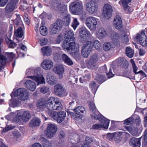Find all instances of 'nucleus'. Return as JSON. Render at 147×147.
<instances>
[{
	"mask_svg": "<svg viewBox=\"0 0 147 147\" xmlns=\"http://www.w3.org/2000/svg\"><path fill=\"white\" fill-rule=\"evenodd\" d=\"M31 118V115L29 112L28 111L24 112L22 117V120L25 122L28 121Z\"/></svg>",
	"mask_w": 147,
	"mask_h": 147,
	"instance_id": "nucleus-37",
	"label": "nucleus"
},
{
	"mask_svg": "<svg viewBox=\"0 0 147 147\" xmlns=\"http://www.w3.org/2000/svg\"><path fill=\"white\" fill-rule=\"evenodd\" d=\"M58 8V9H57V10L62 15H67V7L66 5L61 4V5H60L59 7Z\"/></svg>",
	"mask_w": 147,
	"mask_h": 147,
	"instance_id": "nucleus-31",
	"label": "nucleus"
},
{
	"mask_svg": "<svg viewBox=\"0 0 147 147\" xmlns=\"http://www.w3.org/2000/svg\"><path fill=\"white\" fill-rule=\"evenodd\" d=\"M5 41L9 47L10 48H13L17 46L16 44L10 39L7 36L5 38Z\"/></svg>",
	"mask_w": 147,
	"mask_h": 147,
	"instance_id": "nucleus-41",
	"label": "nucleus"
},
{
	"mask_svg": "<svg viewBox=\"0 0 147 147\" xmlns=\"http://www.w3.org/2000/svg\"><path fill=\"white\" fill-rule=\"evenodd\" d=\"M62 60L65 63L69 65H71L73 64V62L71 59L65 54H63L62 55Z\"/></svg>",
	"mask_w": 147,
	"mask_h": 147,
	"instance_id": "nucleus-32",
	"label": "nucleus"
},
{
	"mask_svg": "<svg viewBox=\"0 0 147 147\" xmlns=\"http://www.w3.org/2000/svg\"><path fill=\"white\" fill-rule=\"evenodd\" d=\"M85 143L84 145H86L87 146L92 147L91 144L93 142V139L90 136H86L85 138Z\"/></svg>",
	"mask_w": 147,
	"mask_h": 147,
	"instance_id": "nucleus-45",
	"label": "nucleus"
},
{
	"mask_svg": "<svg viewBox=\"0 0 147 147\" xmlns=\"http://www.w3.org/2000/svg\"><path fill=\"white\" fill-rule=\"evenodd\" d=\"M92 49V42L87 41L84 44L82 48L81 53L84 57H87Z\"/></svg>",
	"mask_w": 147,
	"mask_h": 147,
	"instance_id": "nucleus-6",
	"label": "nucleus"
},
{
	"mask_svg": "<svg viewBox=\"0 0 147 147\" xmlns=\"http://www.w3.org/2000/svg\"><path fill=\"white\" fill-rule=\"evenodd\" d=\"M47 42V39H42L41 40L40 44L41 45L43 46L46 45Z\"/></svg>",
	"mask_w": 147,
	"mask_h": 147,
	"instance_id": "nucleus-61",
	"label": "nucleus"
},
{
	"mask_svg": "<svg viewBox=\"0 0 147 147\" xmlns=\"http://www.w3.org/2000/svg\"><path fill=\"white\" fill-rule=\"evenodd\" d=\"M113 47L111 43L109 42H106L104 43L103 45V49L105 51H109Z\"/></svg>",
	"mask_w": 147,
	"mask_h": 147,
	"instance_id": "nucleus-44",
	"label": "nucleus"
},
{
	"mask_svg": "<svg viewBox=\"0 0 147 147\" xmlns=\"http://www.w3.org/2000/svg\"><path fill=\"white\" fill-rule=\"evenodd\" d=\"M94 76V79L98 82L100 84H101L106 80V77L101 74H95Z\"/></svg>",
	"mask_w": 147,
	"mask_h": 147,
	"instance_id": "nucleus-29",
	"label": "nucleus"
},
{
	"mask_svg": "<svg viewBox=\"0 0 147 147\" xmlns=\"http://www.w3.org/2000/svg\"><path fill=\"white\" fill-rule=\"evenodd\" d=\"M40 34L43 36H45L47 34V30L45 26H42L40 28Z\"/></svg>",
	"mask_w": 147,
	"mask_h": 147,
	"instance_id": "nucleus-50",
	"label": "nucleus"
},
{
	"mask_svg": "<svg viewBox=\"0 0 147 147\" xmlns=\"http://www.w3.org/2000/svg\"><path fill=\"white\" fill-rule=\"evenodd\" d=\"M113 9L112 7L109 4L105 5L103 8L102 14L105 18L109 20L112 16Z\"/></svg>",
	"mask_w": 147,
	"mask_h": 147,
	"instance_id": "nucleus-10",
	"label": "nucleus"
},
{
	"mask_svg": "<svg viewBox=\"0 0 147 147\" xmlns=\"http://www.w3.org/2000/svg\"><path fill=\"white\" fill-rule=\"evenodd\" d=\"M130 62L132 66V68L133 72L134 73H135V74H144L141 70L139 71L138 72H137L138 70V67L136 65L134 60L132 59H131L130 60Z\"/></svg>",
	"mask_w": 147,
	"mask_h": 147,
	"instance_id": "nucleus-40",
	"label": "nucleus"
},
{
	"mask_svg": "<svg viewBox=\"0 0 147 147\" xmlns=\"http://www.w3.org/2000/svg\"><path fill=\"white\" fill-rule=\"evenodd\" d=\"M27 78H30L35 81L38 85L40 84H45V79L42 75L37 74L36 76H28Z\"/></svg>",
	"mask_w": 147,
	"mask_h": 147,
	"instance_id": "nucleus-16",
	"label": "nucleus"
},
{
	"mask_svg": "<svg viewBox=\"0 0 147 147\" xmlns=\"http://www.w3.org/2000/svg\"><path fill=\"white\" fill-rule=\"evenodd\" d=\"M141 137L136 138L133 137L130 141L129 144L134 147H140L141 144L140 140Z\"/></svg>",
	"mask_w": 147,
	"mask_h": 147,
	"instance_id": "nucleus-23",
	"label": "nucleus"
},
{
	"mask_svg": "<svg viewBox=\"0 0 147 147\" xmlns=\"http://www.w3.org/2000/svg\"><path fill=\"white\" fill-rule=\"evenodd\" d=\"M25 84L26 87L29 90L33 91L36 89V86L34 82L28 80L26 81Z\"/></svg>",
	"mask_w": 147,
	"mask_h": 147,
	"instance_id": "nucleus-27",
	"label": "nucleus"
},
{
	"mask_svg": "<svg viewBox=\"0 0 147 147\" xmlns=\"http://www.w3.org/2000/svg\"><path fill=\"white\" fill-rule=\"evenodd\" d=\"M84 76H83L84 80V81L88 80L90 79V76L89 74H84Z\"/></svg>",
	"mask_w": 147,
	"mask_h": 147,
	"instance_id": "nucleus-63",
	"label": "nucleus"
},
{
	"mask_svg": "<svg viewBox=\"0 0 147 147\" xmlns=\"http://www.w3.org/2000/svg\"><path fill=\"white\" fill-rule=\"evenodd\" d=\"M76 14L81 15V18L82 19H84L86 17V13L85 11H84L83 9L81 10Z\"/></svg>",
	"mask_w": 147,
	"mask_h": 147,
	"instance_id": "nucleus-52",
	"label": "nucleus"
},
{
	"mask_svg": "<svg viewBox=\"0 0 147 147\" xmlns=\"http://www.w3.org/2000/svg\"><path fill=\"white\" fill-rule=\"evenodd\" d=\"M97 118L96 119H98L101 121V125L102 126V128L103 127L106 129H108L110 120L101 115L97 117Z\"/></svg>",
	"mask_w": 147,
	"mask_h": 147,
	"instance_id": "nucleus-18",
	"label": "nucleus"
},
{
	"mask_svg": "<svg viewBox=\"0 0 147 147\" xmlns=\"http://www.w3.org/2000/svg\"><path fill=\"white\" fill-rule=\"evenodd\" d=\"M61 4L58 3L56 0H53L51 2L50 6L52 9L57 10L58 9V8Z\"/></svg>",
	"mask_w": 147,
	"mask_h": 147,
	"instance_id": "nucleus-39",
	"label": "nucleus"
},
{
	"mask_svg": "<svg viewBox=\"0 0 147 147\" xmlns=\"http://www.w3.org/2000/svg\"><path fill=\"white\" fill-rule=\"evenodd\" d=\"M126 54L129 58L132 57L134 54V51L130 47H127L126 49Z\"/></svg>",
	"mask_w": 147,
	"mask_h": 147,
	"instance_id": "nucleus-46",
	"label": "nucleus"
},
{
	"mask_svg": "<svg viewBox=\"0 0 147 147\" xmlns=\"http://www.w3.org/2000/svg\"><path fill=\"white\" fill-rule=\"evenodd\" d=\"M49 88L47 87L44 86L41 88L40 91L43 94L46 93L49 91Z\"/></svg>",
	"mask_w": 147,
	"mask_h": 147,
	"instance_id": "nucleus-56",
	"label": "nucleus"
},
{
	"mask_svg": "<svg viewBox=\"0 0 147 147\" xmlns=\"http://www.w3.org/2000/svg\"><path fill=\"white\" fill-rule=\"evenodd\" d=\"M98 60L97 55L94 54L91 55L87 63V67L90 69H94L98 67L97 63Z\"/></svg>",
	"mask_w": 147,
	"mask_h": 147,
	"instance_id": "nucleus-8",
	"label": "nucleus"
},
{
	"mask_svg": "<svg viewBox=\"0 0 147 147\" xmlns=\"http://www.w3.org/2000/svg\"><path fill=\"white\" fill-rule=\"evenodd\" d=\"M54 91L55 94L60 97H64L67 95L65 90L61 84H57L55 86Z\"/></svg>",
	"mask_w": 147,
	"mask_h": 147,
	"instance_id": "nucleus-9",
	"label": "nucleus"
},
{
	"mask_svg": "<svg viewBox=\"0 0 147 147\" xmlns=\"http://www.w3.org/2000/svg\"><path fill=\"white\" fill-rule=\"evenodd\" d=\"M79 23L77 18H74L71 24V26L74 30L76 29L77 26L79 25Z\"/></svg>",
	"mask_w": 147,
	"mask_h": 147,
	"instance_id": "nucleus-53",
	"label": "nucleus"
},
{
	"mask_svg": "<svg viewBox=\"0 0 147 147\" xmlns=\"http://www.w3.org/2000/svg\"><path fill=\"white\" fill-rule=\"evenodd\" d=\"M114 136V134H113L108 133L107 136V138L109 140H112Z\"/></svg>",
	"mask_w": 147,
	"mask_h": 147,
	"instance_id": "nucleus-62",
	"label": "nucleus"
},
{
	"mask_svg": "<svg viewBox=\"0 0 147 147\" xmlns=\"http://www.w3.org/2000/svg\"><path fill=\"white\" fill-rule=\"evenodd\" d=\"M107 35L106 30L103 28H100L97 32L96 36L98 38L102 39L105 37Z\"/></svg>",
	"mask_w": 147,
	"mask_h": 147,
	"instance_id": "nucleus-26",
	"label": "nucleus"
},
{
	"mask_svg": "<svg viewBox=\"0 0 147 147\" xmlns=\"http://www.w3.org/2000/svg\"><path fill=\"white\" fill-rule=\"evenodd\" d=\"M110 36L113 44L115 46H118L120 44L119 36L118 33L113 30L110 32Z\"/></svg>",
	"mask_w": 147,
	"mask_h": 147,
	"instance_id": "nucleus-14",
	"label": "nucleus"
},
{
	"mask_svg": "<svg viewBox=\"0 0 147 147\" xmlns=\"http://www.w3.org/2000/svg\"><path fill=\"white\" fill-rule=\"evenodd\" d=\"M92 46H93L94 48L96 50L100 49L101 47V45L100 42L97 40H94L93 42H92Z\"/></svg>",
	"mask_w": 147,
	"mask_h": 147,
	"instance_id": "nucleus-49",
	"label": "nucleus"
},
{
	"mask_svg": "<svg viewBox=\"0 0 147 147\" xmlns=\"http://www.w3.org/2000/svg\"><path fill=\"white\" fill-rule=\"evenodd\" d=\"M89 109L90 111L92 113L91 116L93 119L97 118V117L100 115L99 112L97 110L95 104L93 101L90 102Z\"/></svg>",
	"mask_w": 147,
	"mask_h": 147,
	"instance_id": "nucleus-13",
	"label": "nucleus"
},
{
	"mask_svg": "<svg viewBox=\"0 0 147 147\" xmlns=\"http://www.w3.org/2000/svg\"><path fill=\"white\" fill-rule=\"evenodd\" d=\"M63 27L62 22L59 19L50 26V32L51 34H55L57 33L61 30Z\"/></svg>",
	"mask_w": 147,
	"mask_h": 147,
	"instance_id": "nucleus-5",
	"label": "nucleus"
},
{
	"mask_svg": "<svg viewBox=\"0 0 147 147\" xmlns=\"http://www.w3.org/2000/svg\"><path fill=\"white\" fill-rule=\"evenodd\" d=\"M40 122L41 121L40 119L37 117H35L30 120L29 123V125L30 127H31L39 126Z\"/></svg>",
	"mask_w": 147,
	"mask_h": 147,
	"instance_id": "nucleus-24",
	"label": "nucleus"
},
{
	"mask_svg": "<svg viewBox=\"0 0 147 147\" xmlns=\"http://www.w3.org/2000/svg\"><path fill=\"white\" fill-rule=\"evenodd\" d=\"M7 58L3 55H0V70L4 68V66L6 63Z\"/></svg>",
	"mask_w": 147,
	"mask_h": 147,
	"instance_id": "nucleus-35",
	"label": "nucleus"
},
{
	"mask_svg": "<svg viewBox=\"0 0 147 147\" xmlns=\"http://www.w3.org/2000/svg\"><path fill=\"white\" fill-rule=\"evenodd\" d=\"M136 38L139 41L140 44L143 46H147V38L146 36L144 31L142 30L140 35L138 34L136 36Z\"/></svg>",
	"mask_w": 147,
	"mask_h": 147,
	"instance_id": "nucleus-15",
	"label": "nucleus"
},
{
	"mask_svg": "<svg viewBox=\"0 0 147 147\" xmlns=\"http://www.w3.org/2000/svg\"><path fill=\"white\" fill-rule=\"evenodd\" d=\"M43 147H51V144L50 141L45 139H43L42 142Z\"/></svg>",
	"mask_w": 147,
	"mask_h": 147,
	"instance_id": "nucleus-51",
	"label": "nucleus"
},
{
	"mask_svg": "<svg viewBox=\"0 0 147 147\" xmlns=\"http://www.w3.org/2000/svg\"><path fill=\"white\" fill-rule=\"evenodd\" d=\"M53 62L49 59L44 60L41 63V66L43 69L46 70H49L53 66Z\"/></svg>",
	"mask_w": 147,
	"mask_h": 147,
	"instance_id": "nucleus-19",
	"label": "nucleus"
},
{
	"mask_svg": "<svg viewBox=\"0 0 147 147\" xmlns=\"http://www.w3.org/2000/svg\"><path fill=\"white\" fill-rule=\"evenodd\" d=\"M29 95V92L28 91L23 88L17 89L15 91L13 92L11 94L12 98L13 95L14 96H17L19 99L22 100H26L28 98Z\"/></svg>",
	"mask_w": 147,
	"mask_h": 147,
	"instance_id": "nucleus-3",
	"label": "nucleus"
},
{
	"mask_svg": "<svg viewBox=\"0 0 147 147\" xmlns=\"http://www.w3.org/2000/svg\"><path fill=\"white\" fill-rule=\"evenodd\" d=\"M19 104V101L18 100H13L12 102L13 107H15L18 105Z\"/></svg>",
	"mask_w": 147,
	"mask_h": 147,
	"instance_id": "nucleus-59",
	"label": "nucleus"
},
{
	"mask_svg": "<svg viewBox=\"0 0 147 147\" xmlns=\"http://www.w3.org/2000/svg\"><path fill=\"white\" fill-rule=\"evenodd\" d=\"M63 24L65 26H68L71 21L70 15L67 14L66 15H65L63 18Z\"/></svg>",
	"mask_w": 147,
	"mask_h": 147,
	"instance_id": "nucleus-42",
	"label": "nucleus"
},
{
	"mask_svg": "<svg viewBox=\"0 0 147 147\" xmlns=\"http://www.w3.org/2000/svg\"><path fill=\"white\" fill-rule=\"evenodd\" d=\"M113 24L115 27L117 29H120L122 28V20L121 18L119 16L117 15L115 17Z\"/></svg>",
	"mask_w": 147,
	"mask_h": 147,
	"instance_id": "nucleus-21",
	"label": "nucleus"
},
{
	"mask_svg": "<svg viewBox=\"0 0 147 147\" xmlns=\"http://www.w3.org/2000/svg\"><path fill=\"white\" fill-rule=\"evenodd\" d=\"M74 34L72 31H66L64 34L65 40L62 45L63 49L72 55L77 54L79 50L75 46Z\"/></svg>",
	"mask_w": 147,
	"mask_h": 147,
	"instance_id": "nucleus-1",
	"label": "nucleus"
},
{
	"mask_svg": "<svg viewBox=\"0 0 147 147\" xmlns=\"http://www.w3.org/2000/svg\"><path fill=\"white\" fill-rule=\"evenodd\" d=\"M57 130V128L56 125L52 124H48L46 129V135L49 138L53 137Z\"/></svg>",
	"mask_w": 147,
	"mask_h": 147,
	"instance_id": "nucleus-11",
	"label": "nucleus"
},
{
	"mask_svg": "<svg viewBox=\"0 0 147 147\" xmlns=\"http://www.w3.org/2000/svg\"><path fill=\"white\" fill-rule=\"evenodd\" d=\"M102 128V126L100 124H96L92 126V128L94 129H97Z\"/></svg>",
	"mask_w": 147,
	"mask_h": 147,
	"instance_id": "nucleus-58",
	"label": "nucleus"
},
{
	"mask_svg": "<svg viewBox=\"0 0 147 147\" xmlns=\"http://www.w3.org/2000/svg\"><path fill=\"white\" fill-rule=\"evenodd\" d=\"M85 24L86 26L91 31H94L96 29L97 21L93 17H88L86 19Z\"/></svg>",
	"mask_w": 147,
	"mask_h": 147,
	"instance_id": "nucleus-4",
	"label": "nucleus"
},
{
	"mask_svg": "<svg viewBox=\"0 0 147 147\" xmlns=\"http://www.w3.org/2000/svg\"><path fill=\"white\" fill-rule=\"evenodd\" d=\"M66 113L63 111H61L58 112L57 118L56 121L59 123H61L63 121L65 117Z\"/></svg>",
	"mask_w": 147,
	"mask_h": 147,
	"instance_id": "nucleus-28",
	"label": "nucleus"
},
{
	"mask_svg": "<svg viewBox=\"0 0 147 147\" xmlns=\"http://www.w3.org/2000/svg\"><path fill=\"white\" fill-rule=\"evenodd\" d=\"M64 71L63 67L61 65H55L53 69V72L56 74H62Z\"/></svg>",
	"mask_w": 147,
	"mask_h": 147,
	"instance_id": "nucleus-33",
	"label": "nucleus"
},
{
	"mask_svg": "<svg viewBox=\"0 0 147 147\" xmlns=\"http://www.w3.org/2000/svg\"><path fill=\"white\" fill-rule=\"evenodd\" d=\"M52 110H49V112L48 114L52 118L56 121V119L57 116L58 112H57L54 111H52Z\"/></svg>",
	"mask_w": 147,
	"mask_h": 147,
	"instance_id": "nucleus-48",
	"label": "nucleus"
},
{
	"mask_svg": "<svg viewBox=\"0 0 147 147\" xmlns=\"http://www.w3.org/2000/svg\"><path fill=\"white\" fill-rule=\"evenodd\" d=\"M134 74H122L121 75H117V76H124L130 79H135Z\"/></svg>",
	"mask_w": 147,
	"mask_h": 147,
	"instance_id": "nucleus-54",
	"label": "nucleus"
},
{
	"mask_svg": "<svg viewBox=\"0 0 147 147\" xmlns=\"http://www.w3.org/2000/svg\"><path fill=\"white\" fill-rule=\"evenodd\" d=\"M80 37L84 40H86L89 38L90 33L89 31L86 28H82L80 32Z\"/></svg>",
	"mask_w": 147,
	"mask_h": 147,
	"instance_id": "nucleus-20",
	"label": "nucleus"
},
{
	"mask_svg": "<svg viewBox=\"0 0 147 147\" xmlns=\"http://www.w3.org/2000/svg\"><path fill=\"white\" fill-rule=\"evenodd\" d=\"M89 86L94 94H95L99 85H97L94 82H93L89 84Z\"/></svg>",
	"mask_w": 147,
	"mask_h": 147,
	"instance_id": "nucleus-43",
	"label": "nucleus"
},
{
	"mask_svg": "<svg viewBox=\"0 0 147 147\" xmlns=\"http://www.w3.org/2000/svg\"><path fill=\"white\" fill-rule=\"evenodd\" d=\"M16 3L13 1H11L9 3L5 8V11L7 13H10L13 11L16 7Z\"/></svg>",
	"mask_w": 147,
	"mask_h": 147,
	"instance_id": "nucleus-22",
	"label": "nucleus"
},
{
	"mask_svg": "<svg viewBox=\"0 0 147 147\" xmlns=\"http://www.w3.org/2000/svg\"><path fill=\"white\" fill-rule=\"evenodd\" d=\"M8 0H0V7H3L7 3Z\"/></svg>",
	"mask_w": 147,
	"mask_h": 147,
	"instance_id": "nucleus-60",
	"label": "nucleus"
},
{
	"mask_svg": "<svg viewBox=\"0 0 147 147\" xmlns=\"http://www.w3.org/2000/svg\"><path fill=\"white\" fill-rule=\"evenodd\" d=\"M24 34L23 28L22 27L19 28L17 30L14 31V35L17 37L22 38Z\"/></svg>",
	"mask_w": 147,
	"mask_h": 147,
	"instance_id": "nucleus-38",
	"label": "nucleus"
},
{
	"mask_svg": "<svg viewBox=\"0 0 147 147\" xmlns=\"http://www.w3.org/2000/svg\"><path fill=\"white\" fill-rule=\"evenodd\" d=\"M37 106L39 109L46 108L48 110L61 111L63 109V106L60 101L59 100H55V98L53 97L49 98L45 103L42 99L39 100L38 101Z\"/></svg>",
	"mask_w": 147,
	"mask_h": 147,
	"instance_id": "nucleus-2",
	"label": "nucleus"
},
{
	"mask_svg": "<svg viewBox=\"0 0 147 147\" xmlns=\"http://www.w3.org/2000/svg\"><path fill=\"white\" fill-rule=\"evenodd\" d=\"M143 114H144V113H146V116L144 117V126L145 127H147V108L143 109V111H142ZM147 138V129H146L144 133V138Z\"/></svg>",
	"mask_w": 147,
	"mask_h": 147,
	"instance_id": "nucleus-34",
	"label": "nucleus"
},
{
	"mask_svg": "<svg viewBox=\"0 0 147 147\" xmlns=\"http://www.w3.org/2000/svg\"><path fill=\"white\" fill-rule=\"evenodd\" d=\"M129 39L127 36L126 34H124L122 37L121 42L124 44H126L128 42Z\"/></svg>",
	"mask_w": 147,
	"mask_h": 147,
	"instance_id": "nucleus-55",
	"label": "nucleus"
},
{
	"mask_svg": "<svg viewBox=\"0 0 147 147\" xmlns=\"http://www.w3.org/2000/svg\"><path fill=\"white\" fill-rule=\"evenodd\" d=\"M14 22L17 25H19L22 24V21L19 16H17V19L15 20Z\"/></svg>",
	"mask_w": 147,
	"mask_h": 147,
	"instance_id": "nucleus-57",
	"label": "nucleus"
},
{
	"mask_svg": "<svg viewBox=\"0 0 147 147\" xmlns=\"http://www.w3.org/2000/svg\"><path fill=\"white\" fill-rule=\"evenodd\" d=\"M47 82L51 85H54L57 81V78L55 76L51 74H48L47 76Z\"/></svg>",
	"mask_w": 147,
	"mask_h": 147,
	"instance_id": "nucleus-25",
	"label": "nucleus"
},
{
	"mask_svg": "<svg viewBox=\"0 0 147 147\" xmlns=\"http://www.w3.org/2000/svg\"><path fill=\"white\" fill-rule=\"evenodd\" d=\"M74 111L78 115L77 119H80L82 117L84 114L86 113L85 108L82 106H78L74 109Z\"/></svg>",
	"mask_w": 147,
	"mask_h": 147,
	"instance_id": "nucleus-17",
	"label": "nucleus"
},
{
	"mask_svg": "<svg viewBox=\"0 0 147 147\" xmlns=\"http://www.w3.org/2000/svg\"><path fill=\"white\" fill-rule=\"evenodd\" d=\"M59 138L61 139L65 137V134L63 131H60L59 132Z\"/></svg>",
	"mask_w": 147,
	"mask_h": 147,
	"instance_id": "nucleus-64",
	"label": "nucleus"
},
{
	"mask_svg": "<svg viewBox=\"0 0 147 147\" xmlns=\"http://www.w3.org/2000/svg\"><path fill=\"white\" fill-rule=\"evenodd\" d=\"M132 0H122L121 3L124 10L128 12H129L130 10L129 7L127 5V3H130Z\"/></svg>",
	"mask_w": 147,
	"mask_h": 147,
	"instance_id": "nucleus-36",
	"label": "nucleus"
},
{
	"mask_svg": "<svg viewBox=\"0 0 147 147\" xmlns=\"http://www.w3.org/2000/svg\"><path fill=\"white\" fill-rule=\"evenodd\" d=\"M40 67H38L35 70H32L30 69H28L26 70V74L29 73H33V71L34 74H41L42 72Z\"/></svg>",
	"mask_w": 147,
	"mask_h": 147,
	"instance_id": "nucleus-47",
	"label": "nucleus"
},
{
	"mask_svg": "<svg viewBox=\"0 0 147 147\" xmlns=\"http://www.w3.org/2000/svg\"><path fill=\"white\" fill-rule=\"evenodd\" d=\"M98 6L96 3L92 1L88 2L86 4V9L90 13L93 14L96 12Z\"/></svg>",
	"mask_w": 147,
	"mask_h": 147,
	"instance_id": "nucleus-12",
	"label": "nucleus"
},
{
	"mask_svg": "<svg viewBox=\"0 0 147 147\" xmlns=\"http://www.w3.org/2000/svg\"><path fill=\"white\" fill-rule=\"evenodd\" d=\"M83 9L82 2H74L69 5V9L72 13L76 14L81 10Z\"/></svg>",
	"mask_w": 147,
	"mask_h": 147,
	"instance_id": "nucleus-7",
	"label": "nucleus"
},
{
	"mask_svg": "<svg viewBox=\"0 0 147 147\" xmlns=\"http://www.w3.org/2000/svg\"><path fill=\"white\" fill-rule=\"evenodd\" d=\"M41 51L43 55L45 56H49L51 54V49L48 46H46L41 48Z\"/></svg>",
	"mask_w": 147,
	"mask_h": 147,
	"instance_id": "nucleus-30",
	"label": "nucleus"
}]
</instances>
